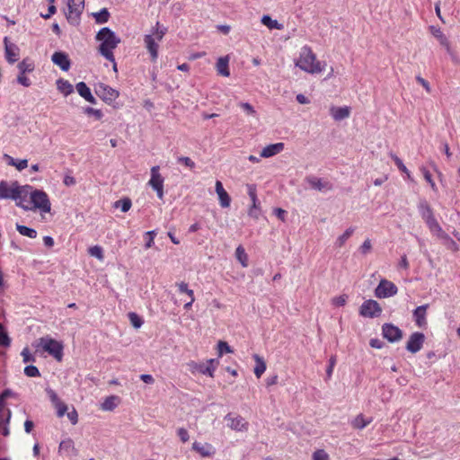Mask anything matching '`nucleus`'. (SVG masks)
<instances>
[{
	"instance_id": "36",
	"label": "nucleus",
	"mask_w": 460,
	"mask_h": 460,
	"mask_svg": "<svg viewBox=\"0 0 460 460\" xmlns=\"http://www.w3.org/2000/svg\"><path fill=\"white\" fill-rule=\"evenodd\" d=\"M253 358L256 362V365H255V367H254V374L256 376L257 378H260L261 376V375L265 372L266 370V363L265 361L263 360L262 358H261L259 355L257 354H254L253 355Z\"/></svg>"
},
{
	"instance_id": "58",
	"label": "nucleus",
	"mask_w": 460,
	"mask_h": 460,
	"mask_svg": "<svg viewBox=\"0 0 460 460\" xmlns=\"http://www.w3.org/2000/svg\"><path fill=\"white\" fill-rule=\"evenodd\" d=\"M335 365H336V357L332 356L329 360V367L326 369V375H327L328 378H331Z\"/></svg>"
},
{
	"instance_id": "22",
	"label": "nucleus",
	"mask_w": 460,
	"mask_h": 460,
	"mask_svg": "<svg viewBox=\"0 0 460 460\" xmlns=\"http://www.w3.org/2000/svg\"><path fill=\"white\" fill-rule=\"evenodd\" d=\"M51 60L56 66H59L63 71H68L71 66V63L67 54L62 51L55 52L51 57Z\"/></svg>"
},
{
	"instance_id": "61",
	"label": "nucleus",
	"mask_w": 460,
	"mask_h": 460,
	"mask_svg": "<svg viewBox=\"0 0 460 460\" xmlns=\"http://www.w3.org/2000/svg\"><path fill=\"white\" fill-rule=\"evenodd\" d=\"M178 162L190 169L195 167V163L190 157H186V156L179 157Z\"/></svg>"
},
{
	"instance_id": "35",
	"label": "nucleus",
	"mask_w": 460,
	"mask_h": 460,
	"mask_svg": "<svg viewBox=\"0 0 460 460\" xmlns=\"http://www.w3.org/2000/svg\"><path fill=\"white\" fill-rule=\"evenodd\" d=\"M355 231L354 227H349L347 228L342 234L337 237L335 241V246L338 248H341L346 242L351 237Z\"/></svg>"
},
{
	"instance_id": "42",
	"label": "nucleus",
	"mask_w": 460,
	"mask_h": 460,
	"mask_svg": "<svg viewBox=\"0 0 460 460\" xmlns=\"http://www.w3.org/2000/svg\"><path fill=\"white\" fill-rule=\"evenodd\" d=\"M88 252L91 256L97 258L99 261H103V250L99 245H94L89 248Z\"/></svg>"
},
{
	"instance_id": "46",
	"label": "nucleus",
	"mask_w": 460,
	"mask_h": 460,
	"mask_svg": "<svg viewBox=\"0 0 460 460\" xmlns=\"http://www.w3.org/2000/svg\"><path fill=\"white\" fill-rule=\"evenodd\" d=\"M128 319L133 327L138 329L143 324V320L140 316H138L136 313H129Z\"/></svg>"
},
{
	"instance_id": "11",
	"label": "nucleus",
	"mask_w": 460,
	"mask_h": 460,
	"mask_svg": "<svg viewBox=\"0 0 460 460\" xmlns=\"http://www.w3.org/2000/svg\"><path fill=\"white\" fill-rule=\"evenodd\" d=\"M94 92L104 102L113 103L119 95V91L103 83L95 84Z\"/></svg>"
},
{
	"instance_id": "19",
	"label": "nucleus",
	"mask_w": 460,
	"mask_h": 460,
	"mask_svg": "<svg viewBox=\"0 0 460 460\" xmlns=\"http://www.w3.org/2000/svg\"><path fill=\"white\" fill-rule=\"evenodd\" d=\"M4 42L7 62L10 64L15 63L20 58V49L14 43L10 42L7 38H4Z\"/></svg>"
},
{
	"instance_id": "33",
	"label": "nucleus",
	"mask_w": 460,
	"mask_h": 460,
	"mask_svg": "<svg viewBox=\"0 0 460 460\" xmlns=\"http://www.w3.org/2000/svg\"><path fill=\"white\" fill-rule=\"evenodd\" d=\"M11 416V411L6 410L5 416L0 417V434L4 437H8L10 435L9 422Z\"/></svg>"
},
{
	"instance_id": "24",
	"label": "nucleus",
	"mask_w": 460,
	"mask_h": 460,
	"mask_svg": "<svg viewBox=\"0 0 460 460\" xmlns=\"http://www.w3.org/2000/svg\"><path fill=\"white\" fill-rule=\"evenodd\" d=\"M428 307H429V305L426 304V305H420L414 309L413 319L418 327L421 328V327L426 326V324H427L426 314H427Z\"/></svg>"
},
{
	"instance_id": "60",
	"label": "nucleus",
	"mask_w": 460,
	"mask_h": 460,
	"mask_svg": "<svg viewBox=\"0 0 460 460\" xmlns=\"http://www.w3.org/2000/svg\"><path fill=\"white\" fill-rule=\"evenodd\" d=\"M55 407L58 417H63L67 411V406L63 402H59Z\"/></svg>"
},
{
	"instance_id": "27",
	"label": "nucleus",
	"mask_w": 460,
	"mask_h": 460,
	"mask_svg": "<svg viewBox=\"0 0 460 460\" xmlns=\"http://www.w3.org/2000/svg\"><path fill=\"white\" fill-rule=\"evenodd\" d=\"M229 61L230 58L228 55L220 57L217 59L216 64V69L218 75L225 77L230 76Z\"/></svg>"
},
{
	"instance_id": "6",
	"label": "nucleus",
	"mask_w": 460,
	"mask_h": 460,
	"mask_svg": "<svg viewBox=\"0 0 460 460\" xmlns=\"http://www.w3.org/2000/svg\"><path fill=\"white\" fill-rule=\"evenodd\" d=\"M419 212L422 217V219L427 224L429 231L432 233V234H439L443 237H446L445 232L439 226L438 222L435 218L433 215V211L430 208V206L428 204L427 201L423 200L420 201L418 205Z\"/></svg>"
},
{
	"instance_id": "49",
	"label": "nucleus",
	"mask_w": 460,
	"mask_h": 460,
	"mask_svg": "<svg viewBox=\"0 0 460 460\" xmlns=\"http://www.w3.org/2000/svg\"><path fill=\"white\" fill-rule=\"evenodd\" d=\"M24 374L29 377H37L40 376L39 369L32 365L25 367Z\"/></svg>"
},
{
	"instance_id": "29",
	"label": "nucleus",
	"mask_w": 460,
	"mask_h": 460,
	"mask_svg": "<svg viewBox=\"0 0 460 460\" xmlns=\"http://www.w3.org/2000/svg\"><path fill=\"white\" fill-rule=\"evenodd\" d=\"M284 149V144L283 143H276V144H270L265 146L261 152V157L263 158H270L272 157L280 152H282Z\"/></svg>"
},
{
	"instance_id": "25",
	"label": "nucleus",
	"mask_w": 460,
	"mask_h": 460,
	"mask_svg": "<svg viewBox=\"0 0 460 460\" xmlns=\"http://www.w3.org/2000/svg\"><path fill=\"white\" fill-rule=\"evenodd\" d=\"M215 189L218 196L220 206L222 208H228L231 203V198L224 189L223 184L220 181H216Z\"/></svg>"
},
{
	"instance_id": "3",
	"label": "nucleus",
	"mask_w": 460,
	"mask_h": 460,
	"mask_svg": "<svg viewBox=\"0 0 460 460\" xmlns=\"http://www.w3.org/2000/svg\"><path fill=\"white\" fill-rule=\"evenodd\" d=\"M167 29L160 26L159 22H156L155 27L152 29L150 34H146L144 37L145 46L151 56V59L155 61L158 58V46L159 42L162 41L164 36L166 34Z\"/></svg>"
},
{
	"instance_id": "63",
	"label": "nucleus",
	"mask_w": 460,
	"mask_h": 460,
	"mask_svg": "<svg viewBox=\"0 0 460 460\" xmlns=\"http://www.w3.org/2000/svg\"><path fill=\"white\" fill-rule=\"evenodd\" d=\"M416 80L420 84L423 86L427 93H429L431 92V87L427 80H425L421 76H416Z\"/></svg>"
},
{
	"instance_id": "13",
	"label": "nucleus",
	"mask_w": 460,
	"mask_h": 460,
	"mask_svg": "<svg viewBox=\"0 0 460 460\" xmlns=\"http://www.w3.org/2000/svg\"><path fill=\"white\" fill-rule=\"evenodd\" d=\"M382 313L380 305L373 299H368L361 305L359 308V314L363 317L376 318Z\"/></svg>"
},
{
	"instance_id": "50",
	"label": "nucleus",
	"mask_w": 460,
	"mask_h": 460,
	"mask_svg": "<svg viewBox=\"0 0 460 460\" xmlns=\"http://www.w3.org/2000/svg\"><path fill=\"white\" fill-rule=\"evenodd\" d=\"M109 16L110 14L106 8L102 9L98 13L95 14L96 21L99 23L106 22L109 19Z\"/></svg>"
},
{
	"instance_id": "56",
	"label": "nucleus",
	"mask_w": 460,
	"mask_h": 460,
	"mask_svg": "<svg viewBox=\"0 0 460 460\" xmlns=\"http://www.w3.org/2000/svg\"><path fill=\"white\" fill-rule=\"evenodd\" d=\"M329 456L324 450H316L313 455V460H328Z\"/></svg>"
},
{
	"instance_id": "17",
	"label": "nucleus",
	"mask_w": 460,
	"mask_h": 460,
	"mask_svg": "<svg viewBox=\"0 0 460 460\" xmlns=\"http://www.w3.org/2000/svg\"><path fill=\"white\" fill-rule=\"evenodd\" d=\"M425 341V336L421 332H414L412 333L406 344V349L411 353H417L420 351L423 346Z\"/></svg>"
},
{
	"instance_id": "15",
	"label": "nucleus",
	"mask_w": 460,
	"mask_h": 460,
	"mask_svg": "<svg viewBox=\"0 0 460 460\" xmlns=\"http://www.w3.org/2000/svg\"><path fill=\"white\" fill-rule=\"evenodd\" d=\"M429 31L432 36L438 40L439 44L445 48L446 51L452 57V58H454L451 42L449 39L444 34L442 30L439 27L430 25L429 27Z\"/></svg>"
},
{
	"instance_id": "44",
	"label": "nucleus",
	"mask_w": 460,
	"mask_h": 460,
	"mask_svg": "<svg viewBox=\"0 0 460 460\" xmlns=\"http://www.w3.org/2000/svg\"><path fill=\"white\" fill-rule=\"evenodd\" d=\"M420 171H421V172L423 174L424 179L430 185L431 189L434 191H437L438 188H437V185H436L435 181L432 179V176H431L430 172L425 167L420 168Z\"/></svg>"
},
{
	"instance_id": "21",
	"label": "nucleus",
	"mask_w": 460,
	"mask_h": 460,
	"mask_svg": "<svg viewBox=\"0 0 460 460\" xmlns=\"http://www.w3.org/2000/svg\"><path fill=\"white\" fill-rule=\"evenodd\" d=\"M192 450L199 453L202 457H211L216 454V448L210 443L195 441L192 444Z\"/></svg>"
},
{
	"instance_id": "26",
	"label": "nucleus",
	"mask_w": 460,
	"mask_h": 460,
	"mask_svg": "<svg viewBox=\"0 0 460 460\" xmlns=\"http://www.w3.org/2000/svg\"><path fill=\"white\" fill-rule=\"evenodd\" d=\"M330 114L336 121H341L349 117L350 109L348 106L337 107L332 106L330 108Z\"/></svg>"
},
{
	"instance_id": "5",
	"label": "nucleus",
	"mask_w": 460,
	"mask_h": 460,
	"mask_svg": "<svg viewBox=\"0 0 460 460\" xmlns=\"http://www.w3.org/2000/svg\"><path fill=\"white\" fill-rule=\"evenodd\" d=\"M33 345L37 351L41 349L48 352L58 361L62 360L64 346L60 341L49 336H44L38 339Z\"/></svg>"
},
{
	"instance_id": "20",
	"label": "nucleus",
	"mask_w": 460,
	"mask_h": 460,
	"mask_svg": "<svg viewBox=\"0 0 460 460\" xmlns=\"http://www.w3.org/2000/svg\"><path fill=\"white\" fill-rule=\"evenodd\" d=\"M306 181L312 189L319 191H328L332 189V185L330 181L315 176L307 177Z\"/></svg>"
},
{
	"instance_id": "41",
	"label": "nucleus",
	"mask_w": 460,
	"mask_h": 460,
	"mask_svg": "<svg viewBox=\"0 0 460 460\" xmlns=\"http://www.w3.org/2000/svg\"><path fill=\"white\" fill-rule=\"evenodd\" d=\"M391 157L394 160V164L397 165L398 169L401 172H402L403 173H405L407 175L408 179H411V172L407 169V167L404 165L402 161L397 155H395L394 154H391Z\"/></svg>"
},
{
	"instance_id": "62",
	"label": "nucleus",
	"mask_w": 460,
	"mask_h": 460,
	"mask_svg": "<svg viewBox=\"0 0 460 460\" xmlns=\"http://www.w3.org/2000/svg\"><path fill=\"white\" fill-rule=\"evenodd\" d=\"M248 194H249V197L252 200V203H257L258 202V199H257V194H256V188L254 185H248Z\"/></svg>"
},
{
	"instance_id": "12",
	"label": "nucleus",
	"mask_w": 460,
	"mask_h": 460,
	"mask_svg": "<svg viewBox=\"0 0 460 460\" xmlns=\"http://www.w3.org/2000/svg\"><path fill=\"white\" fill-rule=\"evenodd\" d=\"M397 292L398 288L393 282L382 279L375 289V296L378 298H387L395 296Z\"/></svg>"
},
{
	"instance_id": "40",
	"label": "nucleus",
	"mask_w": 460,
	"mask_h": 460,
	"mask_svg": "<svg viewBox=\"0 0 460 460\" xmlns=\"http://www.w3.org/2000/svg\"><path fill=\"white\" fill-rule=\"evenodd\" d=\"M132 206L131 200L128 198L119 199L114 203V207L120 208L122 212H128Z\"/></svg>"
},
{
	"instance_id": "43",
	"label": "nucleus",
	"mask_w": 460,
	"mask_h": 460,
	"mask_svg": "<svg viewBox=\"0 0 460 460\" xmlns=\"http://www.w3.org/2000/svg\"><path fill=\"white\" fill-rule=\"evenodd\" d=\"M11 343V340L5 331L4 325L0 323V346L8 347Z\"/></svg>"
},
{
	"instance_id": "31",
	"label": "nucleus",
	"mask_w": 460,
	"mask_h": 460,
	"mask_svg": "<svg viewBox=\"0 0 460 460\" xmlns=\"http://www.w3.org/2000/svg\"><path fill=\"white\" fill-rule=\"evenodd\" d=\"M177 287L181 293H185L186 295H188L190 300L184 305V308L189 310L195 301L194 291L192 289H190L188 284L185 282L178 283Z\"/></svg>"
},
{
	"instance_id": "59",
	"label": "nucleus",
	"mask_w": 460,
	"mask_h": 460,
	"mask_svg": "<svg viewBox=\"0 0 460 460\" xmlns=\"http://www.w3.org/2000/svg\"><path fill=\"white\" fill-rule=\"evenodd\" d=\"M12 166L15 167L18 171H22L28 167V160L27 159L15 160L14 164H13Z\"/></svg>"
},
{
	"instance_id": "32",
	"label": "nucleus",
	"mask_w": 460,
	"mask_h": 460,
	"mask_svg": "<svg viewBox=\"0 0 460 460\" xmlns=\"http://www.w3.org/2000/svg\"><path fill=\"white\" fill-rule=\"evenodd\" d=\"M119 398L116 395H111L105 398L101 404V409L105 411H113L119 404Z\"/></svg>"
},
{
	"instance_id": "16",
	"label": "nucleus",
	"mask_w": 460,
	"mask_h": 460,
	"mask_svg": "<svg viewBox=\"0 0 460 460\" xmlns=\"http://www.w3.org/2000/svg\"><path fill=\"white\" fill-rule=\"evenodd\" d=\"M382 332L384 338L390 342L399 341L402 337V331L392 323H385L382 327Z\"/></svg>"
},
{
	"instance_id": "8",
	"label": "nucleus",
	"mask_w": 460,
	"mask_h": 460,
	"mask_svg": "<svg viewBox=\"0 0 460 460\" xmlns=\"http://www.w3.org/2000/svg\"><path fill=\"white\" fill-rule=\"evenodd\" d=\"M84 9V0H66V17L70 24L79 23L81 14Z\"/></svg>"
},
{
	"instance_id": "1",
	"label": "nucleus",
	"mask_w": 460,
	"mask_h": 460,
	"mask_svg": "<svg viewBox=\"0 0 460 460\" xmlns=\"http://www.w3.org/2000/svg\"><path fill=\"white\" fill-rule=\"evenodd\" d=\"M295 65L302 71L311 75L322 73L326 66L325 62L317 60L316 55L313 52L311 47L307 45L300 49L299 55L295 60Z\"/></svg>"
},
{
	"instance_id": "9",
	"label": "nucleus",
	"mask_w": 460,
	"mask_h": 460,
	"mask_svg": "<svg viewBox=\"0 0 460 460\" xmlns=\"http://www.w3.org/2000/svg\"><path fill=\"white\" fill-rule=\"evenodd\" d=\"M18 75L16 81L19 84L29 87L31 85V79L26 75V74L31 73L35 69V63L30 58H23L18 65Z\"/></svg>"
},
{
	"instance_id": "18",
	"label": "nucleus",
	"mask_w": 460,
	"mask_h": 460,
	"mask_svg": "<svg viewBox=\"0 0 460 460\" xmlns=\"http://www.w3.org/2000/svg\"><path fill=\"white\" fill-rule=\"evenodd\" d=\"M217 364L218 361L217 359L210 358L207 360L205 363H193L192 369L203 375H207L213 377L214 372L216 370V365Z\"/></svg>"
},
{
	"instance_id": "7",
	"label": "nucleus",
	"mask_w": 460,
	"mask_h": 460,
	"mask_svg": "<svg viewBox=\"0 0 460 460\" xmlns=\"http://www.w3.org/2000/svg\"><path fill=\"white\" fill-rule=\"evenodd\" d=\"M22 187L17 181H0V199H13L20 201L22 199Z\"/></svg>"
},
{
	"instance_id": "34",
	"label": "nucleus",
	"mask_w": 460,
	"mask_h": 460,
	"mask_svg": "<svg viewBox=\"0 0 460 460\" xmlns=\"http://www.w3.org/2000/svg\"><path fill=\"white\" fill-rule=\"evenodd\" d=\"M57 88L65 96L69 95L74 91L73 85L67 80L65 79H58L57 81Z\"/></svg>"
},
{
	"instance_id": "14",
	"label": "nucleus",
	"mask_w": 460,
	"mask_h": 460,
	"mask_svg": "<svg viewBox=\"0 0 460 460\" xmlns=\"http://www.w3.org/2000/svg\"><path fill=\"white\" fill-rule=\"evenodd\" d=\"M225 420L227 421V426L237 432H244L248 430L249 423L240 415H233L228 413L226 415Z\"/></svg>"
},
{
	"instance_id": "53",
	"label": "nucleus",
	"mask_w": 460,
	"mask_h": 460,
	"mask_svg": "<svg viewBox=\"0 0 460 460\" xmlns=\"http://www.w3.org/2000/svg\"><path fill=\"white\" fill-rule=\"evenodd\" d=\"M348 296L346 295H341L339 296H335L332 298V303L336 306H343L347 303Z\"/></svg>"
},
{
	"instance_id": "54",
	"label": "nucleus",
	"mask_w": 460,
	"mask_h": 460,
	"mask_svg": "<svg viewBox=\"0 0 460 460\" xmlns=\"http://www.w3.org/2000/svg\"><path fill=\"white\" fill-rule=\"evenodd\" d=\"M177 435L179 436L181 442L185 443L190 439L189 432L184 428H179L177 429Z\"/></svg>"
},
{
	"instance_id": "39",
	"label": "nucleus",
	"mask_w": 460,
	"mask_h": 460,
	"mask_svg": "<svg viewBox=\"0 0 460 460\" xmlns=\"http://www.w3.org/2000/svg\"><path fill=\"white\" fill-rule=\"evenodd\" d=\"M16 230L19 232L20 234L23 236H27L31 239L37 237V231L33 228H30L28 226L17 224Z\"/></svg>"
},
{
	"instance_id": "48",
	"label": "nucleus",
	"mask_w": 460,
	"mask_h": 460,
	"mask_svg": "<svg viewBox=\"0 0 460 460\" xmlns=\"http://www.w3.org/2000/svg\"><path fill=\"white\" fill-rule=\"evenodd\" d=\"M217 349H218L219 357H222V355L224 353H232L233 352V349H231V347L226 341H220L217 343Z\"/></svg>"
},
{
	"instance_id": "38",
	"label": "nucleus",
	"mask_w": 460,
	"mask_h": 460,
	"mask_svg": "<svg viewBox=\"0 0 460 460\" xmlns=\"http://www.w3.org/2000/svg\"><path fill=\"white\" fill-rule=\"evenodd\" d=\"M235 257L243 268H246L248 266V255L242 245H239L236 248Z\"/></svg>"
},
{
	"instance_id": "47",
	"label": "nucleus",
	"mask_w": 460,
	"mask_h": 460,
	"mask_svg": "<svg viewBox=\"0 0 460 460\" xmlns=\"http://www.w3.org/2000/svg\"><path fill=\"white\" fill-rule=\"evenodd\" d=\"M359 252L366 256L372 251V243L370 239H366L358 248Z\"/></svg>"
},
{
	"instance_id": "55",
	"label": "nucleus",
	"mask_w": 460,
	"mask_h": 460,
	"mask_svg": "<svg viewBox=\"0 0 460 460\" xmlns=\"http://www.w3.org/2000/svg\"><path fill=\"white\" fill-rule=\"evenodd\" d=\"M248 215L256 219L260 217V208H259L258 202L255 204L252 203V207L250 208V209L248 211Z\"/></svg>"
},
{
	"instance_id": "23",
	"label": "nucleus",
	"mask_w": 460,
	"mask_h": 460,
	"mask_svg": "<svg viewBox=\"0 0 460 460\" xmlns=\"http://www.w3.org/2000/svg\"><path fill=\"white\" fill-rule=\"evenodd\" d=\"M58 453L69 457L76 456L77 450L75 447L74 441L70 438L63 439L59 443Z\"/></svg>"
},
{
	"instance_id": "52",
	"label": "nucleus",
	"mask_w": 460,
	"mask_h": 460,
	"mask_svg": "<svg viewBox=\"0 0 460 460\" xmlns=\"http://www.w3.org/2000/svg\"><path fill=\"white\" fill-rule=\"evenodd\" d=\"M21 355L22 357V360H23L24 363L34 362L35 361L34 356L31 355V353L30 352L28 348H24L22 350Z\"/></svg>"
},
{
	"instance_id": "10",
	"label": "nucleus",
	"mask_w": 460,
	"mask_h": 460,
	"mask_svg": "<svg viewBox=\"0 0 460 460\" xmlns=\"http://www.w3.org/2000/svg\"><path fill=\"white\" fill-rule=\"evenodd\" d=\"M150 179L147 184L156 192L157 198L163 199L164 196V178L160 173V167L155 165L150 169Z\"/></svg>"
},
{
	"instance_id": "28",
	"label": "nucleus",
	"mask_w": 460,
	"mask_h": 460,
	"mask_svg": "<svg viewBox=\"0 0 460 460\" xmlns=\"http://www.w3.org/2000/svg\"><path fill=\"white\" fill-rule=\"evenodd\" d=\"M373 421L372 417H366L364 414L359 413L350 420V426L354 429L362 430Z\"/></svg>"
},
{
	"instance_id": "30",
	"label": "nucleus",
	"mask_w": 460,
	"mask_h": 460,
	"mask_svg": "<svg viewBox=\"0 0 460 460\" xmlns=\"http://www.w3.org/2000/svg\"><path fill=\"white\" fill-rule=\"evenodd\" d=\"M76 91L81 97H83L85 101L90 103L95 104L96 99L91 93L90 88L86 85L85 83L80 82L75 85Z\"/></svg>"
},
{
	"instance_id": "45",
	"label": "nucleus",
	"mask_w": 460,
	"mask_h": 460,
	"mask_svg": "<svg viewBox=\"0 0 460 460\" xmlns=\"http://www.w3.org/2000/svg\"><path fill=\"white\" fill-rule=\"evenodd\" d=\"M435 235L438 238H439L440 240H442L444 242V243L446 245H447L450 249H452L454 251H456L458 249V246L456 243V242L454 240H452L447 233H445L446 237H443L439 234H435Z\"/></svg>"
},
{
	"instance_id": "51",
	"label": "nucleus",
	"mask_w": 460,
	"mask_h": 460,
	"mask_svg": "<svg viewBox=\"0 0 460 460\" xmlns=\"http://www.w3.org/2000/svg\"><path fill=\"white\" fill-rule=\"evenodd\" d=\"M84 113L87 115L93 116L96 119H101L102 118V112L100 110L93 109L92 107H86L84 109Z\"/></svg>"
},
{
	"instance_id": "2",
	"label": "nucleus",
	"mask_w": 460,
	"mask_h": 460,
	"mask_svg": "<svg viewBox=\"0 0 460 460\" xmlns=\"http://www.w3.org/2000/svg\"><path fill=\"white\" fill-rule=\"evenodd\" d=\"M96 40L101 42L99 52L106 59L114 62L113 50L118 47L120 39L110 28L104 27L99 31Z\"/></svg>"
},
{
	"instance_id": "57",
	"label": "nucleus",
	"mask_w": 460,
	"mask_h": 460,
	"mask_svg": "<svg viewBox=\"0 0 460 460\" xmlns=\"http://www.w3.org/2000/svg\"><path fill=\"white\" fill-rule=\"evenodd\" d=\"M240 107L248 114L252 116L256 115L254 108L248 102H241Z\"/></svg>"
},
{
	"instance_id": "64",
	"label": "nucleus",
	"mask_w": 460,
	"mask_h": 460,
	"mask_svg": "<svg viewBox=\"0 0 460 460\" xmlns=\"http://www.w3.org/2000/svg\"><path fill=\"white\" fill-rule=\"evenodd\" d=\"M274 215L279 218L282 222H285L286 221V216H287V211L280 208H275L274 209Z\"/></svg>"
},
{
	"instance_id": "4",
	"label": "nucleus",
	"mask_w": 460,
	"mask_h": 460,
	"mask_svg": "<svg viewBox=\"0 0 460 460\" xmlns=\"http://www.w3.org/2000/svg\"><path fill=\"white\" fill-rule=\"evenodd\" d=\"M31 205L22 203V199L17 202V206L24 210L39 209L41 213H49L51 209V204L46 192L35 190L30 193Z\"/></svg>"
},
{
	"instance_id": "37",
	"label": "nucleus",
	"mask_w": 460,
	"mask_h": 460,
	"mask_svg": "<svg viewBox=\"0 0 460 460\" xmlns=\"http://www.w3.org/2000/svg\"><path fill=\"white\" fill-rule=\"evenodd\" d=\"M261 23L268 27L269 29H276V30H282L283 25L281 23H279L277 20L271 19L270 15H263L261 17Z\"/></svg>"
}]
</instances>
